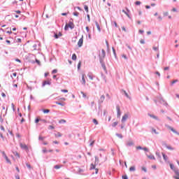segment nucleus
I'll return each mask as SVG.
<instances>
[{
	"label": "nucleus",
	"mask_w": 179,
	"mask_h": 179,
	"mask_svg": "<svg viewBox=\"0 0 179 179\" xmlns=\"http://www.w3.org/2000/svg\"><path fill=\"white\" fill-rule=\"evenodd\" d=\"M99 58H100L101 62H102L103 59L106 58V51L104 50V49H102L101 52L99 53Z\"/></svg>",
	"instance_id": "1"
},
{
	"label": "nucleus",
	"mask_w": 179,
	"mask_h": 179,
	"mask_svg": "<svg viewBox=\"0 0 179 179\" xmlns=\"http://www.w3.org/2000/svg\"><path fill=\"white\" fill-rule=\"evenodd\" d=\"M73 27H75V25L73 24V22H69V24H66L65 27H64V29L65 30H69V29H73Z\"/></svg>",
	"instance_id": "2"
},
{
	"label": "nucleus",
	"mask_w": 179,
	"mask_h": 179,
	"mask_svg": "<svg viewBox=\"0 0 179 179\" xmlns=\"http://www.w3.org/2000/svg\"><path fill=\"white\" fill-rule=\"evenodd\" d=\"M20 146L21 149H23L24 150H29V147H27V145L24 143H20Z\"/></svg>",
	"instance_id": "3"
},
{
	"label": "nucleus",
	"mask_w": 179,
	"mask_h": 179,
	"mask_svg": "<svg viewBox=\"0 0 179 179\" xmlns=\"http://www.w3.org/2000/svg\"><path fill=\"white\" fill-rule=\"evenodd\" d=\"M78 45V47H82V45H83V36H82V37L79 39Z\"/></svg>",
	"instance_id": "4"
},
{
	"label": "nucleus",
	"mask_w": 179,
	"mask_h": 179,
	"mask_svg": "<svg viewBox=\"0 0 179 179\" xmlns=\"http://www.w3.org/2000/svg\"><path fill=\"white\" fill-rule=\"evenodd\" d=\"M116 110L117 112V118H120V117H121V110H120V106H116Z\"/></svg>",
	"instance_id": "5"
},
{
	"label": "nucleus",
	"mask_w": 179,
	"mask_h": 179,
	"mask_svg": "<svg viewBox=\"0 0 179 179\" xmlns=\"http://www.w3.org/2000/svg\"><path fill=\"white\" fill-rule=\"evenodd\" d=\"M85 74H82V80H81V83L82 85H83L85 86V85H86V79H85Z\"/></svg>",
	"instance_id": "6"
},
{
	"label": "nucleus",
	"mask_w": 179,
	"mask_h": 179,
	"mask_svg": "<svg viewBox=\"0 0 179 179\" xmlns=\"http://www.w3.org/2000/svg\"><path fill=\"white\" fill-rule=\"evenodd\" d=\"M128 120V114H124L122 118V122H125Z\"/></svg>",
	"instance_id": "7"
},
{
	"label": "nucleus",
	"mask_w": 179,
	"mask_h": 179,
	"mask_svg": "<svg viewBox=\"0 0 179 179\" xmlns=\"http://www.w3.org/2000/svg\"><path fill=\"white\" fill-rule=\"evenodd\" d=\"M149 117H150V118H153L154 120H159V117H157V116L155 115H152L150 113H148Z\"/></svg>",
	"instance_id": "8"
},
{
	"label": "nucleus",
	"mask_w": 179,
	"mask_h": 179,
	"mask_svg": "<svg viewBox=\"0 0 179 179\" xmlns=\"http://www.w3.org/2000/svg\"><path fill=\"white\" fill-rule=\"evenodd\" d=\"M162 156H163V159L165 162H167L169 160V157L166 154L162 152Z\"/></svg>",
	"instance_id": "9"
},
{
	"label": "nucleus",
	"mask_w": 179,
	"mask_h": 179,
	"mask_svg": "<svg viewBox=\"0 0 179 179\" xmlns=\"http://www.w3.org/2000/svg\"><path fill=\"white\" fill-rule=\"evenodd\" d=\"M106 100V96L104 95H102L99 99V103H103Z\"/></svg>",
	"instance_id": "10"
},
{
	"label": "nucleus",
	"mask_w": 179,
	"mask_h": 179,
	"mask_svg": "<svg viewBox=\"0 0 179 179\" xmlns=\"http://www.w3.org/2000/svg\"><path fill=\"white\" fill-rule=\"evenodd\" d=\"M14 156H15V157H17L18 159H20V155H19V152L17 151H15L13 152Z\"/></svg>",
	"instance_id": "11"
},
{
	"label": "nucleus",
	"mask_w": 179,
	"mask_h": 179,
	"mask_svg": "<svg viewBox=\"0 0 179 179\" xmlns=\"http://www.w3.org/2000/svg\"><path fill=\"white\" fill-rule=\"evenodd\" d=\"M46 85H51V81L50 80H45L43 83V86H45Z\"/></svg>",
	"instance_id": "12"
},
{
	"label": "nucleus",
	"mask_w": 179,
	"mask_h": 179,
	"mask_svg": "<svg viewBox=\"0 0 179 179\" xmlns=\"http://www.w3.org/2000/svg\"><path fill=\"white\" fill-rule=\"evenodd\" d=\"M169 128L171 129V131H172V132H173V134H176V135H178V133L177 132V131H176V129H174V128L171 127H169Z\"/></svg>",
	"instance_id": "13"
},
{
	"label": "nucleus",
	"mask_w": 179,
	"mask_h": 179,
	"mask_svg": "<svg viewBox=\"0 0 179 179\" xmlns=\"http://www.w3.org/2000/svg\"><path fill=\"white\" fill-rule=\"evenodd\" d=\"M148 159H150L151 160H156L155 155H148Z\"/></svg>",
	"instance_id": "14"
},
{
	"label": "nucleus",
	"mask_w": 179,
	"mask_h": 179,
	"mask_svg": "<svg viewBox=\"0 0 179 179\" xmlns=\"http://www.w3.org/2000/svg\"><path fill=\"white\" fill-rule=\"evenodd\" d=\"M55 138H61L62 136V134L60 132H57V134H55Z\"/></svg>",
	"instance_id": "15"
},
{
	"label": "nucleus",
	"mask_w": 179,
	"mask_h": 179,
	"mask_svg": "<svg viewBox=\"0 0 179 179\" xmlns=\"http://www.w3.org/2000/svg\"><path fill=\"white\" fill-rule=\"evenodd\" d=\"M95 24H96V29L99 31H101V29H100V25L99 24V22H95Z\"/></svg>",
	"instance_id": "16"
},
{
	"label": "nucleus",
	"mask_w": 179,
	"mask_h": 179,
	"mask_svg": "<svg viewBox=\"0 0 179 179\" xmlns=\"http://www.w3.org/2000/svg\"><path fill=\"white\" fill-rule=\"evenodd\" d=\"M4 159H6L7 163H8V164H12V162H10V159H9V158L8 157H6Z\"/></svg>",
	"instance_id": "17"
},
{
	"label": "nucleus",
	"mask_w": 179,
	"mask_h": 179,
	"mask_svg": "<svg viewBox=\"0 0 179 179\" xmlns=\"http://www.w3.org/2000/svg\"><path fill=\"white\" fill-rule=\"evenodd\" d=\"M166 149H169V150H174V148L171 145H166Z\"/></svg>",
	"instance_id": "18"
},
{
	"label": "nucleus",
	"mask_w": 179,
	"mask_h": 179,
	"mask_svg": "<svg viewBox=\"0 0 179 179\" xmlns=\"http://www.w3.org/2000/svg\"><path fill=\"white\" fill-rule=\"evenodd\" d=\"M174 173L176 174V176H178V177H179V170L178 169H174Z\"/></svg>",
	"instance_id": "19"
},
{
	"label": "nucleus",
	"mask_w": 179,
	"mask_h": 179,
	"mask_svg": "<svg viewBox=\"0 0 179 179\" xmlns=\"http://www.w3.org/2000/svg\"><path fill=\"white\" fill-rule=\"evenodd\" d=\"M177 82H178V80H173V81H171V86H173V85H174V83H177Z\"/></svg>",
	"instance_id": "20"
},
{
	"label": "nucleus",
	"mask_w": 179,
	"mask_h": 179,
	"mask_svg": "<svg viewBox=\"0 0 179 179\" xmlns=\"http://www.w3.org/2000/svg\"><path fill=\"white\" fill-rule=\"evenodd\" d=\"M94 169H96V166L93 164H91L90 170H94Z\"/></svg>",
	"instance_id": "21"
},
{
	"label": "nucleus",
	"mask_w": 179,
	"mask_h": 179,
	"mask_svg": "<svg viewBox=\"0 0 179 179\" xmlns=\"http://www.w3.org/2000/svg\"><path fill=\"white\" fill-rule=\"evenodd\" d=\"M43 111L44 114H48V113H50V110L48 109H43Z\"/></svg>",
	"instance_id": "22"
},
{
	"label": "nucleus",
	"mask_w": 179,
	"mask_h": 179,
	"mask_svg": "<svg viewBox=\"0 0 179 179\" xmlns=\"http://www.w3.org/2000/svg\"><path fill=\"white\" fill-rule=\"evenodd\" d=\"M76 58H77L76 54H73V55H72V59H73V61H76Z\"/></svg>",
	"instance_id": "23"
},
{
	"label": "nucleus",
	"mask_w": 179,
	"mask_h": 179,
	"mask_svg": "<svg viewBox=\"0 0 179 179\" xmlns=\"http://www.w3.org/2000/svg\"><path fill=\"white\" fill-rule=\"evenodd\" d=\"M85 10L87 12V13H89V7L87 6H84Z\"/></svg>",
	"instance_id": "24"
},
{
	"label": "nucleus",
	"mask_w": 179,
	"mask_h": 179,
	"mask_svg": "<svg viewBox=\"0 0 179 179\" xmlns=\"http://www.w3.org/2000/svg\"><path fill=\"white\" fill-rule=\"evenodd\" d=\"M1 155H2L3 157H4V159L8 157V156H6V153L5 152V151H2Z\"/></svg>",
	"instance_id": "25"
},
{
	"label": "nucleus",
	"mask_w": 179,
	"mask_h": 179,
	"mask_svg": "<svg viewBox=\"0 0 179 179\" xmlns=\"http://www.w3.org/2000/svg\"><path fill=\"white\" fill-rule=\"evenodd\" d=\"M61 167H62V165H56V166H55V169H56V170H58V169H61Z\"/></svg>",
	"instance_id": "26"
},
{
	"label": "nucleus",
	"mask_w": 179,
	"mask_h": 179,
	"mask_svg": "<svg viewBox=\"0 0 179 179\" xmlns=\"http://www.w3.org/2000/svg\"><path fill=\"white\" fill-rule=\"evenodd\" d=\"M170 167H171V170H173V171H174V170L176 169L174 167V164H170Z\"/></svg>",
	"instance_id": "27"
},
{
	"label": "nucleus",
	"mask_w": 179,
	"mask_h": 179,
	"mask_svg": "<svg viewBox=\"0 0 179 179\" xmlns=\"http://www.w3.org/2000/svg\"><path fill=\"white\" fill-rule=\"evenodd\" d=\"M59 124H65V122H66V120L62 119L61 120L59 121Z\"/></svg>",
	"instance_id": "28"
},
{
	"label": "nucleus",
	"mask_w": 179,
	"mask_h": 179,
	"mask_svg": "<svg viewBox=\"0 0 179 179\" xmlns=\"http://www.w3.org/2000/svg\"><path fill=\"white\" fill-rule=\"evenodd\" d=\"M92 121H93L94 124H95V125H99V122H97V120L93 119Z\"/></svg>",
	"instance_id": "29"
},
{
	"label": "nucleus",
	"mask_w": 179,
	"mask_h": 179,
	"mask_svg": "<svg viewBox=\"0 0 179 179\" xmlns=\"http://www.w3.org/2000/svg\"><path fill=\"white\" fill-rule=\"evenodd\" d=\"M129 171H135V166H131L129 168Z\"/></svg>",
	"instance_id": "30"
},
{
	"label": "nucleus",
	"mask_w": 179,
	"mask_h": 179,
	"mask_svg": "<svg viewBox=\"0 0 179 179\" xmlns=\"http://www.w3.org/2000/svg\"><path fill=\"white\" fill-rule=\"evenodd\" d=\"M80 93H81V94L83 95V97L84 99H86V97H87L86 94H85V92H81Z\"/></svg>",
	"instance_id": "31"
},
{
	"label": "nucleus",
	"mask_w": 179,
	"mask_h": 179,
	"mask_svg": "<svg viewBox=\"0 0 179 179\" xmlns=\"http://www.w3.org/2000/svg\"><path fill=\"white\" fill-rule=\"evenodd\" d=\"M152 131L154 133V134H155L156 135H157V134H159V132H157V131H156V129H152Z\"/></svg>",
	"instance_id": "32"
},
{
	"label": "nucleus",
	"mask_w": 179,
	"mask_h": 179,
	"mask_svg": "<svg viewBox=\"0 0 179 179\" xmlns=\"http://www.w3.org/2000/svg\"><path fill=\"white\" fill-rule=\"evenodd\" d=\"M38 139H39V141H43L44 139H45V137H43L42 136H39Z\"/></svg>",
	"instance_id": "33"
},
{
	"label": "nucleus",
	"mask_w": 179,
	"mask_h": 179,
	"mask_svg": "<svg viewBox=\"0 0 179 179\" xmlns=\"http://www.w3.org/2000/svg\"><path fill=\"white\" fill-rule=\"evenodd\" d=\"M40 121H41V120H40L38 117H37V118L35 120V123H36V124H38V122H40Z\"/></svg>",
	"instance_id": "34"
},
{
	"label": "nucleus",
	"mask_w": 179,
	"mask_h": 179,
	"mask_svg": "<svg viewBox=\"0 0 179 179\" xmlns=\"http://www.w3.org/2000/svg\"><path fill=\"white\" fill-rule=\"evenodd\" d=\"M117 125H118V122H115L112 124L113 127H117Z\"/></svg>",
	"instance_id": "35"
},
{
	"label": "nucleus",
	"mask_w": 179,
	"mask_h": 179,
	"mask_svg": "<svg viewBox=\"0 0 179 179\" xmlns=\"http://www.w3.org/2000/svg\"><path fill=\"white\" fill-rule=\"evenodd\" d=\"M143 148H142V147H141V146H137L136 147V150H142Z\"/></svg>",
	"instance_id": "36"
},
{
	"label": "nucleus",
	"mask_w": 179,
	"mask_h": 179,
	"mask_svg": "<svg viewBox=\"0 0 179 179\" xmlns=\"http://www.w3.org/2000/svg\"><path fill=\"white\" fill-rule=\"evenodd\" d=\"M56 104H58V106H65V103H59V102H56Z\"/></svg>",
	"instance_id": "37"
},
{
	"label": "nucleus",
	"mask_w": 179,
	"mask_h": 179,
	"mask_svg": "<svg viewBox=\"0 0 179 179\" xmlns=\"http://www.w3.org/2000/svg\"><path fill=\"white\" fill-rule=\"evenodd\" d=\"M141 169H142L143 171H145V173H146V171H148V170L146 169V167H145V166H143Z\"/></svg>",
	"instance_id": "38"
},
{
	"label": "nucleus",
	"mask_w": 179,
	"mask_h": 179,
	"mask_svg": "<svg viewBox=\"0 0 179 179\" xmlns=\"http://www.w3.org/2000/svg\"><path fill=\"white\" fill-rule=\"evenodd\" d=\"M156 155H157L159 159H162V156H160V152H156Z\"/></svg>",
	"instance_id": "39"
},
{
	"label": "nucleus",
	"mask_w": 179,
	"mask_h": 179,
	"mask_svg": "<svg viewBox=\"0 0 179 179\" xmlns=\"http://www.w3.org/2000/svg\"><path fill=\"white\" fill-rule=\"evenodd\" d=\"M124 93L125 96H126L128 99H129V95L128 94V93H127V91H124Z\"/></svg>",
	"instance_id": "40"
},
{
	"label": "nucleus",
	"mask_w": 179,
	"mask_h": 179,
	"mask_svg": "<svg viewBox=\"0 0 179 179\" xmlns=\"http://www.w3.org/2000/svg\"><path fill=\"white\" fill-rule=\"evenodd\" d=\"M135 5H136V6L141 5V1H136Z\"/></svg>",
	"instance_id": "41"
},
{
	"label": "nucleus",
	"mask_w": 179,
	"mask_h": 179,
	"mask_svg": "<svg viewBox=\"0 0 179 179\" xmlns=\"http://www.w3.org/2000/svg\"><path fill=\"white\" fill-rule=\"evenodd\" d=\"M88 78H89V79H90V80H93V76L88 75Z\"/></svg>",
	"instance_id": "42"
},
{
	"label": "nucleus",
	"mask_w": 179,
	"mask_h": 179,
	"mask_svg": "<svg viewBox=\"0 0 179 179\" xmlns=\"http://www.w3.org/2000/svg\"><path fill=\"white\" fill-rule=\"evenodd\" d=\"M0 129H1V131L5 132V127H3V126H0Z\"/></svg>",
	"instance_id": "43"
},
{
	"label": "nucleus",
	"mask_w": 179,
	"mask_h": 179,
	"mask_svg": "<svg viewBox=\"0 0 179 179\" xmlns=\"http://www.w3.org/2000/svg\"><path fill=\"white\" fill-rule=\"evenodd\" d=\"M80 65H82V62H79L78 64V69H80Z\"/></svg>",
	"instance_id": "44"
},
{
	"label": "nucleus",
	"mask_w": 179,
	"mask_h": 179,
	"mask_svg": "<svg viewBox=\"0 0 179 179\" xmlns=\"http://www.w3.org/2000/svg\"><path fill=\"white\" fill-rule=\"evenodd\" d=\"M73 15L74 16H79V13L78 12H74Z\"/></svg>",
	"instance_id": "45"
},
{
	"label": "nucleus",
	"mask_w": 179,
	"mask_h": 179,
	"mask_svg": "<svg viewBox=\"0 0 179 179\" xmlns=\"http://www.w3.org/2000/svg\"><path fill=\"white\" fill-rule=\"evenodd\" d=\"M1 97H3V98L6 97V94L4 92H2Z\"/></svg>",
	"instance_id": "46"
},
{
	"label": "nucleus",
	"mask_w": 179,
	"mask_h": 179,
	"mask_svg": "<svg viewBox=\"0 0 179 179\" xmlns=\"http://www.w3.org/2000/svg\"><path fill=\"white\" fill-rule=\"evenodd\" d=\"M54 37L55 38H59V36L57 34H55Z\"/></svg>",
	"instance_id": "47"
},
{
	"label": "nucleus",
	"mask_w": 179,
	"mask_h": 179,
	"mask_svg": "<svg viewBox=\"0 0 179 179\" xmlns=\"http://www.w3.org/2000/svg\"><path fill=\"white\" fill-rule=\"evenodd\" d=\"M0 136L3 139V141H5V137H3V134H0Z\"/></svg>",
	"instance_id": "48"
},
{
	"label": "nucleus",
	"mask_w": 179,
	"mask_h": 179,
	"mask_svg": "<svg viewBox=\"0 0 179 179\" xmlns=\"http://www.w3.org/2000/svg\"><path fill=\"white\" fill-rule=\"evenodd\" d=\"M152 48L154 51H157V50H159V48L155 46Z\"/></svg>",
	"instance_id": "49"
},
{
	"label": "nucleus",
	"mask_w": 179,
	"mask_h": 179,
	"mask_svg": "<svg viewBox=\"0 0 179 179\" xmlns=\"http://www.w3.org/2000/svg\"><path fill=\"white\" fill-rule=\"evenodd\" d=\"M140 43H141V44H145V40L141 39V40L140 41Z\"/></svg>",
	"instance_id": "50"
},
{
	"label": "nucleus",
	"mask_w": 179,
	"mask_h": 179,
	"mask_svg": "<svg viewBox=\"0 0 179 179\" xmlns=\"http://www.w3.org/2000/svg\"><path fill=\"white\" fill-rule=\"evenodd\" d=\"M26 166L28 169H31V166L29 164H26Z\"/></svg>",
	"instance_id": "51"
},
{
	"label": "nucleus",
	"mask_w": 179,
	"mask_h": 179,
	"mask_svg": "<svg viewBox=\"0 0 179 179\" xmlns=\"http://www.w3.org/2000/svg\"><path fill=\"white\" fill-rule=\"evenodd\" d=\"M63 93H68V90H62Z\"/></svg>",
	"instance_id": "52"
},
{
	"label": "nucleus",
	"mask_w": 179,
	"mask_h": 179,
	"mask_svg": "<svg viewBox=\"0 0 179 179\" xmlns=\"http://www.w3.org/2000/svg\"><path fill=\"white\" fill-rule=\"evenodd\" d=\"M106 97H107V99H108V100H110V99H111V96L108 94H106Z\"/></svg>",
	"instance_id": "53"
},
{
	"label": "nucleus",
	"mask_w": 179,
	"mask_h": 179,
	"mask_svg": "<svg viewBox=\"0 0 179 179\" xmlns=\"http://www.w3.org/2000/svg\"><path fill=\"white\" fill-rule=\"evenodd\" d=\"M93 145H94V141H91L90 144V146H93Z\"/></svg>",
	"instance_id": "54"
},
{
	"label": "nucleus",
	"mask_w": 179,
	"mask_h": 179,
	"mask_svg": "<svg viewBox=\"0 0 179 179\" xmlns=\"http://www.w3.org/2000/svg\"><path fill=\"white\" fill-rule=\"evenodd\" d=\"M57 72H58V71L57 69H54L52 71V73H57Z\"/></svg>",
	"instance_id": "55"
},
{
	"label": "nucleus",
	"mask_w": 179,
	"mask_h": 179,
	"mask_svg": "<svg viewBox=\"0 0 179 179\" xmlns=\"http://www.w3.org/2000/svg\"><path fill=\"white\" fill-rule=\"evenodd\" d=\"M55 129L54 126L52 125L49 126V129Z\"/></svg>",
	"instance_id": "56"
},
{
	"label": "nucleus",
	"mask_w": 179,
	"mask_h": 179,
	"mask_svg": "<svg viewBox=\"0 0 179 179\" xmlns=\"http://www.w3.org/2000/svg\"><path fill=\"white\" fill-rule=\"evenodd\" d=\"M123 13H125V15H127V16H129V14H127V11H125V10H122Z\"/></svg>",
	"instance_id": "57"
},
{
	"label": "nucleus",
	"mask_w": 179,
	"mask_h": 179,
	"mask_svg": "<svg viewBox=\"0 0 179 179\" xmlns=\"http://www.w3.org/2000/svg\"><path fill=\"white\" fill-rule=\"evenodd\" d=\"M170 69V67H165L164 68V71H169Z\"/></svg>",
	"instance_id": "58"
},
{
	"label": "nucleus",
	"mask_w": 179,
	"mask_h": 179,
	"mask_svg": "<svg viewBox=\"0 0 179 179\" xmlns=\"http://www.w3.org/2000/svg\"><path fill=\"white\" fill-rule=\"evenodd\" d=\"M164 16H169V12H166L164 13Z\"/></svg>",
	"instance_id": "59"
},
{
	"label": "nucleus",
	"mask_w": 179,
	"mask_h": 179,
	"mask_svg": "<svg viewBox=\"0 0 179 179\" xmlns=\"http://www.w3.org/2000/svg\"><path fill=\"white\" fill-rule=\"evenodd\" d=\"M155 74L160 77V73L159 71H156Z\"/></svg>",
	"instance_id": "60"
},
{
	"label": "nucleus",
	"mask_w": 179,
	"mask_h": 179,
	"mask_svg": "<svg viewBox=\"0 0 179 179\" xmlns=\"http://www.w3.org/2000/svg\"><path fill=\"white\" fill-rule=\"evenodd\" d=\"M122 179H128V176H122Z\"/></svg>",
	"instance_id": "61"
},
{
	"label": "nucleus",
	"mask_w": 179,
	"mask_h": 179,
	"mask_svg": "<svg viewBox=\"0 0 179 179\" xmlns=\"http://www.w3.org/2000/svg\"><path fill=\"white\" fill-rule=\"evenodd\" d=\"M43 153H47V149H46V148H44V149L43 150Z\"/></svg>",
	"instance_id": "62"
},
{
	"label": "nucleus",
	"mask_w": 179,
	"mask_h": 179,
	"mask_svg": "<svg viewBox=\"0 0 179 179\" xmlns=\"http://www.w3.org/2000/svg\"><path fill=\"white\" fill-rule=\"evenodd\" d=\"M87 16L88 22H90V15H87Z\"/></svg>",
	"instance_id": "63"
},
{
	"label": "nucleus",
	"mask_w": 179,
	"mask_h": 179,
	"mask_svg": "<svg viewBox=\"0 0 179 179\" xmlns=\"http://www.w3.org/2000/svg\"><path fill=\"white\" fill-rule=\"evenodd\" d=\"M173 178H175V179H179V176H174Z\"/></svg>",
	"instance_id": "64"
}]
</instances>
